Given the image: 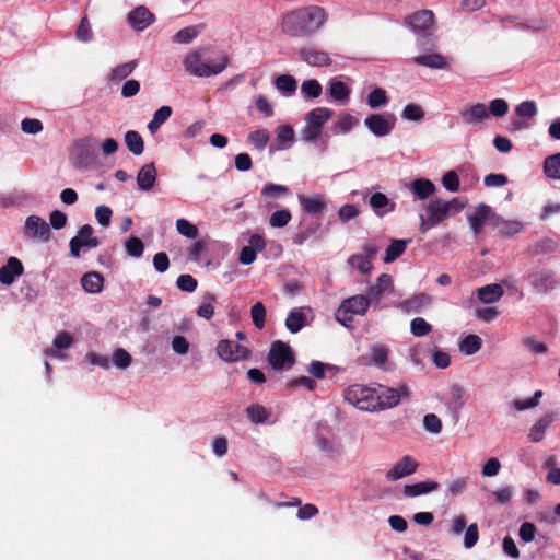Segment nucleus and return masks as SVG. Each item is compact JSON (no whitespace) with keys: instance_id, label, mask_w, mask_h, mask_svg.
<instances>
[{"instance_id":"62","label":"nucleus","mask_w":560,"mask_h":560,"mask_svg":"<svg viewBox=\"0 0 560 560\" xmlns=\"http://www.w3.org/2000/svg\"><path fill=\"white\" fill-rule=\"evenodd\" d=\"M488 112L489 115H493L494 117H502L504 116L509 110V104L503 98H495L490 102Z\"/></svg>"},{"instance_id":"53","label":"nucleus","mask_w":560,"mask_h":560,"mask_svg":"<svg viewBox=\"0 0 560 560\" xmlns=\"http://www.w3.org/2000/svg\"><path fill=\"white\" fill-rule=\"evenodd\" d=\"M246 415L249 420H268L272 417L270 409L265 408L261 405H252L246 409Z\"/></svg>"},{"instance_id":"51","label":"nucleus","mask_w":560,"mask_h":560,"mask_svg":"<svg viewBox=\"0 0 560 560\" xmlns=\"http://www.w3.org/2000/svg\"><path fill=\"white\" fill-rule=\"evenodd\" d=\"M388 102L387 93L382 88H375L368 96V104L371 108H378Z\"/></svg>"},{"instance_id":"10","label":"nucleus","mask_w":560,"mask_h":560,"mask_svg":"<svg viewBox=\"0 0 560 560\" xmlns=\"http://www.w3.org/2000/svg\"><path fill=\"white\" fill-rule=\"evenodd\" d=\"M396 120L392 113L371 114L365 117L364 125L375 137H385L393 131Z\"/></svg>"},{"instance_id":"2","label":"nucleus","mask_w":560,"mask_h":560,"mask_svg":"<svg viewBox=\"0 0 560 560\" xmlns=\"http://www.w3.org/2000/svg\"><path fill=\"white\" fill-rule=\"evenodd\" d=\"M329 14L318 4H307L285 11L280 19L279 27L290 38H312L327 24Z\"/></svg>"},{"instance_id":"60","label":"nucleus","mask_w":560,"mask_h":560,"mask_svg":"<svg viewBox=\"0 0 560 560\" xmlns=\"http://www.w3.org/2000/svg\"><path fill=\"white\" fill-rule=\"evenodd\" d=\"M442 185L451 192H457L460 188L459 177L456 172L448 171L442 177Z\"/></svg>"},{"instance_id":"13","label":"nucleus","mask_w":560,"mask_h":560,"mask_svg":"<svg viewBox=\"0 0 560 560\" xmlns=\"http://www.w3.org/2000/svg\"><path fill=\"white\" fill-rule=\"evenodd\" d=\"M528 281L532 288L538 293H548L558 287L553 273L550 270H536L529 273Z\"/></svg>"},{"instance_id":"56","label":"nucleus","mask_w":560,"mask_h":560,"mask_svg":"<svg viewBox=\"0 0 560 560\" xmlns=\"http://www.w3.org/2000/svg\"><path fill=\"white\" fill-rule=\"evenodd\" d=\"M125 247L129 256L141 257L144 250V245L139 237L130 236L125 242Z\"/></svg>"},{"instance_id":"30","label":"nucleus","mask_w":560,"mask_h":560,"mask_svg":"<svg viewBox=\"0 0 560 560\" xmlns=\"http://www.w3.org/2000/svg\"><path fill=\"white\" fill-rule=\"evenodd\" d=\"M542 173L548 179L560 182V152L544 160Z\"/></svg>"},{"instance_id":"49","label":"nucleus","mask_w":560,"mask_h":560,"mask_svg":"<svg viewBox=\"0 0 560 560\" xmlns=\"http://www.w3.org/2000/svg\"><path fill=\"white\" fill-rule=\"evenodd\" d=\"M301 92L305 97L317 98L320 96L323 88L316 79H308L302 83Z\"/></svg>"},{"instance_id":"11","label":"nucleus","mask_w":560,"mask_h":560,"mask_svg":"<svg viewBox=\"0 0 560 560\" xmlns=\"http://www.w3.org/2000/svg\"><path fill=\"white\" fill-rule=\"evenodd\" d=\"M98 245L97 237L93 236V228L90 224H84L79 229L78 234L70 240V254L73 257H79L81 248H95Z\"/></svg>"},{"instance_id":"26","label":"nucleus","mask_w":560,"mask_h":560,"mask_svg":"<svg viewBox=\"0 0 560 560\" xmlns=\"http://www.w3.org/2000/svg\"><path fill=\"white\" fill-rule=\"evenodd\" d=\"M299 202L302 209L310 214H318L326 208L324 196L319 194L312 197L300 195Z\"/></svg>"},{"instance_id":"22","label":"nucleus","mask_w":560,"mask_h":560,"mask_svg":"<svg viewBox=\"0 0 560 560\" xmlns=\"http://www.w3.org/2000/svg\"><path fill=\"white\" fill-rule=\"evenodd\" d=\"M431 303V296L425 293H420L411 296L406 301H402L399 304V308L406 313H420L424 308L429 307Z\"/></svg>"},{"instance_id":"17","label":"nucleus","mask_w":560,"mask_h":560,"mask_svg":"<svg viewBox=\"0 0 560 560\" xmlns=\"http://www.w3.org/2000/svg\"><path fill=\"white\" fill-rule=\"evenodd\" d=\"M24 267L20 259L10 257L7 262L0 268V282L5 285H11L15 278L22 276Z\"/></svg>"},{"instance_id":"44","label":"nucleus","mask_w":560,"mask_h":560,"mask_svg":"<svg viewBox=\"0 0 560 560\" xmlns=\"http://www.w3.org/2000/svg\"><path fill=\"white\" fill-rule=\"evenodd\" d=\"M332 433L326 423H322L317 428V443L320 450L332 453L335 451L334 443L330 441Z\"/></svg>"},{"instance_id":"52","label":"nucleus","mask_w":560,"mask_h":560,"mask_svg":"<svg viewBox=\"0 0 560 560\" xmlns=\"http://www.w3.org/2000/svg\"><path fill=\"white\" fill-rule=\"evenodd\" d=\"M250 317L256 328L261 329L265 327L266 308L261 302H257L252 306Z\"/></svg>"},{"instance_id":"7","label":"nucleus","mask_w":560,"mask_h":560,"mask_svg":"<svg viewBox=\"0 0 560 560\" xmlns=\"http://www.w3.org/2000/svg\"><path fill=\"white\" fill-rule=\"evenodd\" d=\"M97 142L93 137H85L74 142L72 149L73 165L77 168H89L97 164Z\"/></svg>"},{"instance_id":"63","label":"nucleus","mask_w":560,"mask_h":560,"mask_svg":"<svg viewBox=\"0 0 560 560\" xmlns=\"http://www.w3.org/2000/svg\"><path fill=\"white\" fill-rule=\"evenodd\" d=\"M176 285L184 292H194L197 289V280L190 275H180L176 280Z\"/></svg>"},{"instance_id":"47","label":"nucleus","mask_w":560,"mask_h":560,"mask_svg":"<svg viewBox=\"0 0 560 560\" xmlns=\"http://www.w3.org/2000/svg\"><path fill=\"white\" fill-rule=\"evenodd\" d=\"M137 61L132 60L126 63H121L114 68L110 73V80L113 81H122L127 77H129L137 67Z\"/></svg>"},{"instance_id":"16","label":"nucleus","mask_w":560,"mask_h":560,"mask_svg":"<svg viewBox=\"0 0 560 560\" xmlns=\"http://www.w3.org/2000/svg\"><path fill=\"white\" fill-rule=\"evenodd\" d=\"M301 60L311 67H328L331 65V58L328 52L315 47H303L299 50Z\"/></svg>"},{"instance_id":"39","label":"nucleus","mask_w":560,"mask_h":560,"mask_svg":"<svg viewBox=\"0 0 560 560\" xmlns=\"http://www.w3.org/2000/svg\"><path fill=\"white\" fill-rule=\"evenodd\" d=\"M217 302V296L211 292H206L202 295V302L200 306L197 308L196 314L205 318L207 320L211 319L214 315V304Z\"/></svg>"},{"instance_id":"57","label":"nucleus","mask_w":560,"mask_h":560,"mask_svg":"<svg viewBox=\"0 0 560 560\" xmlns=\"http://www.w3.org/2000/svg\"><path fill=\"white\" fill-rule=\"evenodd\" d=\"M291 212L287 209L275 211L269 219V223L272 228H283L291 221Z\"/></svg>"},{"instance_id":"42","label":"nucleus","mask_w":560,"mask_h":560,"mask_svg":"<svg viewBox=\"0 0 560 560\" xmlns=\"http://www.w3.org/2000/svg\"><path fill=\"white\" fill-rule=\"evenodd\" d=\"M305 314L302 311L294 308L287 316L285 327L290 332L296 334L305 326Z\"/></svg>"},{"instance_id":"50","label":"nucleus","mask_w":560,"mask_h":560,"mask_svg":"<svg viewBox=\"0 0 560 560\" xmlns=\"http://www.w3.org/2000/svg\"><path fill=\"white\" fill-rule=\"evenodd\" d=\"M432 331V326L422 317H416L410 322V332L415 337H424Z\"/></svg>"},{"instance_id":"38","label":"nucleus","mask_w":560,"mask_h":560,"mask_svg":"<svg viewBox=\"0 0 560 560\" xmlns=\"http://www.w3.org/2000/svg\"><path fill=\"white\" fill-rule=\"evenodd\" d=\"M359 124V120L349 113H341L338 119L332 125V131L335 133H348L354 126Z\"/></svg>"},{"instance_id":"27","label":"nucleus","mask_w":560,"mask_h":560,"mask_svg":"<svg viewBox=\"0 0 560 560\" xmlns=\"http://www.w3.org/2000/svg\"><path fill=\"white\" fill-rule=\"evenodd\" d=\"M392 284V277L387 273H382L377 277L376 284L369 288L366 296L370 301L378 302L383 294L390 289Z\"/></svg>"},{"instance_id":"20","label":"nucleus","mask_w":560,"mask_h":560,"mask_svg":"<svg viewBox=\"0 0 560 560\" xmlns=\"http://www.w3.org/2000/svg\"><path fill=\"white\" fill-rule=\"evenodd\" d=\"M463 121L467 125L480 124L489 118V112L485 104L477 103L460 112Z\"/></svg>"},{"instance_id":"28","label":"nucleus","mask_w":560,"mask_h":560,"mask_svg":"<svg viewBox=\"0 0 560 560\" xmlns=\"http://www.w3.org/2000/svg\"><path fill=\"white\" fill-rule=\"evenodd\" d=\"M370 206L378 217H383L395 209V203L390 202L383 192H374L370 198Z\"/></svg>"},{"instance_id":"31","label":"nucleus","mask_w":560,"mask_h":560,"mask_svg":"<svg viewBox=\"0 0 560 560\" xmlns=\"http://www.w3.org/2000/svg\"><path fill=\"white\" fill-rule=\"evenodd\" d=\"M435 190V185L427 178H416L411 183V191L421 200L432 196Z\"/></svg>"},{"instance_id":"29","label":"nucleus","mask_w":560,"mask_h":560,"mask_svg":"<svg viewBox=\"0 0 560 560\" xmlns=\"http://www.w3.org/2000/svg\"><path fill=\"white\" fill-rule=\"evenodd\" d=\"M436 481H419L418 483H408L404 487V494L409 498L418 497L438 490Z\"/></svg>"},{"instance_id":"43","label":"nucleus","mask_w":560,"mask_h":560,"mask_svg":"<svg viewBox=\"0 0 560 560\" xmlns=\"http://www.w3.org/2000/svg\"><path fill=\"white\" fill-rule=\"evenodd\" d=\"M125 142L128 150L135 155H140L144 150V142L138 131L129 130L125 133Z\"/></svg>"},{"instance_id":"24","label":"nucleus","mask_w":560,"mask_h":560,"mask_svg":"<svg viewBox=\"0 0 560 560\" xmlns=\"http://www.w3.org/2000/svg\"><path fill=\"white\" fill-rule=\"evenodd\" d=\"M413 62L430 69H446L450 65V59L441 54L434 52L417 56L413 58Z\"/></svg>"},{"instance_id":"33","label":"nucleus","mask_w":560,"mask_h":560,"mask_svg":"<svg viewBox=\"0 0 560 560\" xmlns=\"http://www.w3.org/2000/svg\"><path fill=\"white\" fill-rule=\"evenodd\" d=\"M72 343V336L67 331H60L54 339L52 348L46 349L45 354L48 357H57L59 351L67 350Z\"/></svg>"},{"instance_id":"37","label":"nucleus","mask_w":560,"mask_h":560,"mask_svg":"<svg viewBox=\"0 0 560 560\" xmlns=\"http://www.w3.org/2000/svg\"><path fill=\"white\" fill-rule=\"evenodd\" d=\"M388 349L384 346H373L369 358V364L375 365L382 370H387Z\"/></svg>"},{"instance_id":"21","label":"nucleus","mask_w":560,"mask_h":560,"mask_svg":"<svg viewBox=\"0 0 560 560\" xmlns=\"http://www.w3.org/2000/svg\"><path fill=\"white\" fill-rule=\"evenodd\" d=\"M156 176L154 163L143 165L137 174L138 188L143 191L151 190L155 185Z\"/></svg>"},{"instance_id":"14","label":"nucleus","mask_w":560,"mask_h":560,"mask_svg":"<svg viewBox=\"0 0 560 560\" xmlns=\"http://www.w3.org/2000/svg\"><path fill=\"white\" fill-rule=\"evenodd\" d=\"M218 355L226 362H235L248 355V349L233 340H221L217 346Z\"/></svg>"},{"instance_id":"4","label":"nucleus","mask_w":560,"mask_h":560,"mask_svg":"<svg viewBox=\"0 0 560 560\" xmlns=\"http://www.w3.org/2000/svg\"><path fill=\"white\" fill-rule=\"evenodd\" d=\"M407 24L418 34L417 45L423 51H433L438 47L436 38L431 37L434 32V13L421 10L410 14Z\"/></svg>"},{"instance_id":"19","label":"nucleus","mask_w":560,"mask_h":560,"mask_svg":"<svg viewBox=\"0 0 560 560\" xmlns=\"http://www.w3.org/2000/svg\"><path fill=\"white\" fill-rule=\"evenodd\" d=\"M154 15L145 7H137L128 14L129 24L137 31H143L154 22Z\"/></svg>"},{"instance_id":"12","label":"nucleus","mask_w":560,"mask_h":560,"mask_svg":"<svg viewBox=\"0 0 560 560\" xmlns=\"http://www.w3.org/2000/svg\"><path fill=\"white\" fill-rule=\"evenodd\" d=\"M24 234L33 240L47 242L50 238V229L43 218L30 215L24 223Z\"/></svg>"},{"instance_id":"6","label":"nucleus","mask_w":560,"mask_h":560,"mask_svg":"<svg viewBox=\"0 0 560 560\" xmlns=\"http://www.w3.org/2000/svg\"><path fill=\"white\" fill-rule=\"evenodd\" d=\"M334 112L327 107H316L305 116V126L302 129V139L315 142L322 135L324 125L332 117Z\"/></svg>"},{"instance_id":"36","label":"nucleus","mask_w":560,"mask_h":560,"mask_svg":"<svg viewBox=\"0 0 560 560\" xmlns=\"http://www.w3.org/2000/svg\"><path fill=\"white\" fill-rule=\"evenodd\" d=\"M409 242L410 240H392L390 245L385 250L384 262L390 264L395 261L405 253Z\"/></svg>"},{"instance_id":"58","label":"nucleus","mask_w":560,"mask_h":560,"mask_svg":"<svg viewBox=\"0 0 560 560\" xmlns=\"http://www.w3.org/2000/svg\"><path fill=\"white\" fill-rule=\"evenodd\" d=\"M401 117L406 120L421 121L424 118V112L417 104H408L404 107Z\"/></svg>"},{"instance_id":"45","label":"nucleus","mask_w":560,"mask_h":560,"mask_svg":"<svg viewBox=\"0 0 560 560\" xmlns=\"http://www.w3.org/2000/svg\"><path fill=\"white\" fill-rule=\"evenodd\" d=\"M348 265L354 269H358L362 275H370L373 265L366 257L362 254H353L348 258Z\"/></svg>"},{"instance_id":"64","label":"nucleus","mask_w":560,"mask_h":560,"mask_svg":"<svg viewBox=\"0 0 560 560\" xmlns=\"http://www.w3.org/2000/svg\"><path fill=\"white\" fill-rule=\"evenodd\" d=\"M112 360L118 369H127L131 364V355L121 348L113 353Z\"/></svg>"},{"instance_id":"32","label":"nucleus","mask_w":560,"mask_h":560,"mask_svg":"<svg viewBox=\"0 0 560 560\" xmlns=\"http://www.w3.org/2000/svg\"><path fill=\"white\" fill-rule=\"evenodd\" d=\"M81 284L89 293H100L103 290L104 278L100 272L91 271L82 277Z\"/></svg>"},{"instance_id":"41","label":"nucleus","mask_w":560,"mask_h":560,"mask_svg":"<svg viewBox=\"0 0 560 560\" xmlns=\"http://www.w3.org/2000/svg\"><path fill=\"white\" fill-rule=\"evenodd\" d=\"M482 346V340L478 335L469 334L459 342V351L465 355L477 353Z\"/></svg>"},{"instance_id":"15","label":"nucleus","mask_w":560,"mask_h":560,"mask_svg":"<svg viewBox=\"0 0 560 560\" xmlns=\"http://www.w3.org/2000/svg\"><path fill=\"white\" fill-rule=\"evenodd\" d=\"M418 463L410 455L401 459L386 472L387 480H399L416 472Z\"/></svg>"},{"instance_id":"54","label":"nucleus","mask_w":560,"mask_h":560,"mask_svg":"<svg viewBox=\"0 0 560 560\" xmlns=\"http://www.w3.org/2000/svg\"><path fill=\"white\" fill-rule=\"evenodd\" d=\"M199 34L198 26H188L182 28L173 36V42L178 44H188Z\"/></svg>"},{"instance_id":"48","label":"nucleus","mask_w":560,"mask_h":560,"mask_svg":"<svg viewBox=\"0 0 560 560\" xmlns=\"http://www.w3.org/2000/svg\"><path fill=\"white\" fill-rule=\"evenodd\" d=\"M269 140L270 133L267 129H258L248 135V141L258 150H264Z\"/></svg>"},{"instance_id":"9","label":"nucleus","mask_w":560,"mask_h":560,"mask_svg":"<svg viewBox=\"0 0 560 560\" xmlns=\"http://www.w3.org/2000/svg\"><path fill=\"white\" fill-rule=\"evenodd\" d=\"M268 363L273 370H288L294 364L291 348L283 341H275L269 350Z\"/></svg>"},{"instance_id":"23","label":"nucleus","mask_w":560,"mask_h":560,"mask_svg":"<svg viewBox=\"0 0 560 560\" xmlns=\"http://www.w3.org/2000/svg\"><path fill=\"white\" fill-rule=\"evenodd\" d=\"M490 213L491 207L485 203H479L475 208L474 212L468 215V222L475 235H478L481 232L482 226L485 225Z\"/></svg>"},{"instance_id":"59","label":"nucleus","mask_w":560,"mask_h":560,"mask_svg":"<svg viewBox=\"0 0 560 560\" xmlns=\"http://www.w3.org/2000/svg\"><path fill=\"white\" fill-rule=\"evenodd\" d=\"M538 113L534 101H523L515 107V114L518 117L534 118Z\"/></svg>"},{"instance_id":"1","label":"nucleus","mask_w":560,"mask_h":560,"mask_svg":"<svg viewBox=\"0 0 560 560\" xmlns=\"http://www.w3.org/2000/svg\"><path fill=\"white\" fill-rule=\"evenodd\" d=\"M343 396L357 409L373 412L396 407L400 401L408 399L410 393L405 384L396 387L353 384L345 390Z\"/></svg>"},{"instance_id":"18","label":"nucleus","mask_w":560,"mask_h":560,"mask_svg":"<svg viewBox=\"0 0 560 560\" xmlns=\"http://www.w3.org/2000/svg\"><path fill=\"white\" fill-rule=\"evenodd\" d=\"M326 93L330 100L346 105L349 101L351 89L337 78H332L327 85Z\"/></svg>"},{"instance_id":"35","label":"nucleus","mask_w":560,"mask_h":560,"mask_svg":"<svg viewBox=\"0 0 560 560\" xmlns=\"http://www.w3.org/2000/svg\"><path fill=\"white\" fill-rule=\"evenodd\" d=\"M276 141L279 150H287L292 147L294 141V130L289 125L276 128Z\"/></svg>"},{"instance_id":"25","label":"nucleus","mask_w":560,"mask_h":560,"mask_svg":"<svg viewBox=\"0 0 560 560\" xmlns=\"http://www.w3.org/2000/svg\"><path fill=\"white\" fill-rule=\"evenodd\" d=\"M504 294V289L501 284L491 283L483 285L477 290L478 299L486 304L498 302Z\"/></svg>"},{"instance_id":"5","label":"nucleus","mask_w":560,"mask_h":560,"mask_svg":"<svg viewBox=\"0 0 560 560\" xmlns=\"http://www.w3.org/2000/svg\"><path fill=\"white\" fill-rule=\"evenodd\" d=\"M184 68L187 72L199 78H208L220 74L229 65V57L223 55L215 63H206L202 61L198 51L189 52L184 60Z\"/></svg>"},{"instance_id":"3","label":"nucleus","mask_w":560,"mask_h":560,"mask_svg":"<svg viewBox=\"0 0 560 560\" xmlns=\"http://www.w3.org/2000/svg\"><path fill=\"white\" fill-rule=\"evenodd\" d=\"M464 208L465 201L460 198H453L451 200L442 198L430 199L424 206L425 214H420L419 229L424 233L450 217L459 213Z\"/></svg>"},{"instance_id":"40","label":"nucleus","mask_w":560,"mask_h":560,"mask_svg":"<svg viewBox=\"0 0 560 560\" xmlns=\"http://www.w3.org/2000/svg\"><path fill=\"white\" fill-rule=\"evenodd\" d=\"M173 110L171 106L164 105L161 106L153 114V118L148 124V130L153 135L155 133L160 127L171 117Z\"/></svg>"},{"instance_id":"34","label":"nucleus","mask_w":560,"mask_h":560,"mask_svg":"<svg viewBox=\"0 0 560 560\" xmlns=\"http://www.w3.org/2000/svg\"><path fill=\"white\" fill-rule=\"evenodd\" d=\"M276 89L285 96H291L296 92L298 82L291 74H280L275 79Z\"/></svg>"},{"instance_id":"61","label":"nucleus","mask_w":560,"mask_h":560,"mask_svg":"<svg viewBox=\"0 0 560 560\" xmlns=\"http://www.w3.org/2000/svg\"><path fill=\"white\" fill-rule=\"evenodd\" d=\"M75 37L79 40L84 42V43H88L93 38V32H92L91 24H90L88 18H85V16L82 18V20L77 28Z\"/></svg>"},{"instance_id":"55","label":"nucleus","mask_w":560,"mask_h":560,"mask_svg":"<svg viewBox=\"0 0 560 560\" xmlns=\"http://www.w3.org/2000/svg\"><path fill=\"white\" fill-rule=\"evenodd\" d=\"M176 230L179 234L187 238H196L198 236V229L195 224L186 219H177Z\"/></svg>"},{"instance_id":"8","label":"nucleus","mask_w":560,"mask_h":560,"mask_svg":"<svg viewBox=\"0 0 560 560\" xmlns=\"http://www.w3.org/2000/svg\"><path fill=\"white\" fill-rule=\"evenodd\" d=\"M370 299L366 295L358 294L343 300L336 311V320L348 327L354 315L363 316L370 306Z\"/></svg>"},{"instance_id":"46","label":"nucleus","mask_w":560,"mask_h":560,"mask_svg":"<svg viewBox=\"0 0 560 560\" xmlns=\"http://www.w3.org/2000/svg\"><path fill=\"white\" fill-rule=\"evenodd\" d=\"M542 396V390H536L532 397L513 400L512 407L518 411L533 409L538 406L539 400Z\"/></svg>"}]
</instances>
